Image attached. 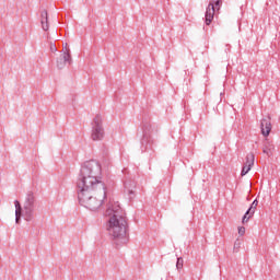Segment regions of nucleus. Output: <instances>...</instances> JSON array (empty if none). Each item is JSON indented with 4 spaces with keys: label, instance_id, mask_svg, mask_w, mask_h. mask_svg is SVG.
I'll list each match as a JSON object with an SVG mask.
<instances>
[{
    "label": "nucleus",
    "instance_id": "obj_1",
    "mask_svg": "<svg viewBox=\"0 0 280 280\" xmlns=\"http://www.w3.org/2000/svg\"><path fill=\"white\" fill-rule=\"evenodd\" d=\"M102 166L97 161L85 162L77 182L78 199L82 207L97 211L106 200V185L100 179Z\"/></svg>",
    "mask_w": 280,
    "mask_h": 280
},
{
    "label": "nucleus",
    "instance_id": "obj_2",
    "mask_svg": "<svg viewBox=\"0 0 280 280\" xmlns=\"http://www.w3.org/2000/svg\"><path fill=\"white\" fill-rule=\"evenodd\" d=\"M109 217L107 231L115 240L116 246H121L128 242V219L126 212L118 202L109 203L105 212Z\"/></svg>",
    "mask_w": 280,
    "mask_h": 280
},
{
    "label": "nucleus",
    "instance_id": "obj_3",
    "mask_svg": "<svg viewBox=\"0 0 280 280\" xmlns=\"http://www.w3.org/2000/svg\"><path fill=\"white\" fill-rule=\"evenodd\" d=\"M37 202L36 195L28 191L23 203V218L26 222L34 221Z\"/></svg>",
    "mask_w": 280,
    "mask_h": 280
},
{
    "label": "nucleus",
    "instance_id": "obj_4",
    "mask_svg": "<svg viewBox=\"0 0 280 280\" xmlns=\"http://www.w3.org/2000/svg\"><path fill=\"white\" fill-rule=\"evenodd\" d=\"M104 125H103V119L102 115H96L92 121V133H91V139L92 141H102L104 139Z\"/></svg>",
    "mask_w": 280,
    "mask_h": 280
},
{
    "label": "nucleus",
    "instance_id": "obj_5",
    "mask_svg": "<svg viewBox=\"0 0 280 280\" xmlns=\"http://www.w3.org/2000/svg\"><path fill=\"white\" fill-rule=\"evenodd\" d=\"M222 8V0H211L206 9L205 23L211 25L213 18L215 16V10Z\"/></svg>",
    "mask_w": 280,
    "mask_h": 280
},
{
    "label": "nucleus",
    "instance_id": "obj_6",
    "mask_svg": "<svg viewBox=\"0 0 280 280\" xmlns=\"http://www.w3.org/2000/svg\"><path fill=\"white\" fill-rule=\"evenodd\" d=\"M57 69H65L67 65H73V59L71 58V50H61L59 57L57 58Z\"/></svg>",
    "mask_w": 280,
    "mask_h": 280
},
{
    "label": "nucleus",
    "instance_id": "obj_7",
    "mask_svg": "<svg viewBox=\"0 0 280 280\" xmlns=\"http://www.w3.org/2000/svg\"><path fill=\"white\" fill-rule=\"evenodd\" d=\"M142 132L141 145L144 150H148L147 145L152 143V137L150 136L152 132V125L150 122H143Z\"/></svg>",
    "mask_w": 280,
    "mask_h": 280
},
{
    "label": "nucleus",
    "instance_id": "obj_8",
    "mask_svg": "<svg viewBox=\"0 0 280 280\" xmlns=\"http://www.w3.org/2000/svg\"><path fill=\"white\" fill-rule=\"evenodd\" d=\"M259 205V201H257V199H255L250 207L248 208V210L245 212L244 217H243V224H246V222H248L250 220V218H253V215H255V210L257 209V206Z\"/></svg>",
    "mask_w": 280,
    "mask_h": 280
},
{
    "label": "nucleus",
    "instance_id": "obj_9",
    "mask_svg": "<svg viewBox=\"0 0 280 280\" xmlns=\"http://www.w3.org/2000/svg\"><path fill=\"white\" fill-rule=\"evenodd\" d=\"M260 129L264 137H268V135H270V131L272 130L270 118H264L260 120Z\"/></svg>",
    "mask_w": 280,
    "mask_h": 280
},
{
    "label": "nucleus",
    "instance_id": "obj_10",
    "mask_svg": "<svg viewBox=\"0 0 280 280\" xmlns=\"http://www.w3.org/2000/svg\"><path fill=\"white\" fill-rule=\"evenodd\" d=\"M40 24L44 32L49 30V14L47 13V10H43L40 13Z\"/></svg>",
    "mask_w": 280,
    "mask_h": 280
},
{
    "label": "nucleus",
    "instance_id": "obj_11",
    "mask_svg": "<svg viewBox=\"0 0 280 280\" xmlns=\"http://www.w3.org/2000/svg\"><path fill=\"white\" fill-rule=\"evenodd\" d=\"M262 152L267 156H272L275 154V144L270 140H266L262 147Z\"/></svg>",
    "mask_w": 280,
    "mask_h": 280
},
{
    "label": "nucleus",
    "instance_id": "obj_12",
    "mask_svg": "<svg viewBox=\"0 0 280 280\" xmlns=\"http://www.w3.org/2000/svg\"><path fill=\"white\" fill-rule=\"evenodd\" d=\"M14 205H15V223L19 224V222H21V218H23V208L19 200H15Z\"/></svg>",
    "mask_w": 280,
    "mask_h": 280
},
{
    "label": "nucleus",
    "instance_id": "obj_13",
    "mask_svg": "<svg viewBox=\"0 0 280 280\" xmlns=\"http://www.w3.org/2000/svg\"><path fill=\"white\" fill-rule=\"evenodd\" d=\"M245 165H247V167H249V168H252L253 165H255V154L254 153H248L246 155Z\"/></svg>",
    "mask_w": 280,
    "mask_h": 280
},
{
    "label": "nucleus",
    "instance_id": "obj_14",
    "mask_svg": "<svg viewBox=\"0 0 280 280\" xmlns=\"http://www.w3.org/2000/svg\"><path fill=\"white\" fill-rule=\"evenodd\" d=\"M250 170H252L250 166L244 164V166H243V168H242V172H241V176H246V174H247L248 172H250Z\"/></svg>",
    "mask_w": 280,
    "mask_h": 280
},
{
    "label": "nucleus",
    "instance_id": "obj_15",
    "mask_svg": "<svg viewBox=\"0 0 280 280\" xmlns=\"http://www.w3.org/2000/svg\"><path fill=\"white\" fill-rule=\"evenodd\" d=\"M183 264H184L183 257H178L176 262L177 270H183Z\"/></svg>",
    "mask_w": 280,
    "mask_h": 280
},
{
    "label": "nucleus",
    "instance_id": "obj_16",
    "mask_svg": "<svg viewBox=\"0 0 280 280\" xmlns=\"http://www.w3.org/2000/svg\"><path fill=\"white\" fill-rule=\"evenodd\" d=\"M50 51L52 54H56V51H58V48L56 47V44H50Z\"/></svg>",
    "mask_w": 280,
    "mask_h": 280
},
{
    "label": "nucleus",
    "instance_id": "obj_17",
    "mask_svg": "<svg viewBox=\"0 0 280 280\" xmlns=\"http://www.w3.org/2000/svg\"><path fill=\"white\" fill-rule=\"evenodd\" d=\"M246 233V228L241 226L238 228V235H244Z\"/></svg>",
    "mask_w": 280,
    "mask_h": 280
},
{
    "label": "nucleus",
    "instance_id": "obj_18",
    "mask_svg": "<svg viewBox=\"0 0 280 280\" xmlns=\"http://www.w3.org/2000/svg\"><path fill=\"white\" fill-rule=\"evenodd\" d=\"M125 189L127 190V194H128L129 196H132V194H135V191H132V189L128 188L127 185H125Z\"/></svg>",
    "mask_w": 280,
    "mask_h": 280
},
{
    "label": "nucleus",
    "instance_id": "obj_19",
    "mask_svg": "<svg viewBox=\"0 0 280 280\" xmlns=\"http://www.w3.org/2000/svg\"><path fill=\"white\" fill-rule=\"evenodd\" d=\"M69 49L68 44H65L62 51H67Z\"/></svg>",
    "mask_w": 280,
    "mask_h": 280
}]
</instances>
